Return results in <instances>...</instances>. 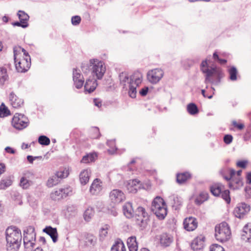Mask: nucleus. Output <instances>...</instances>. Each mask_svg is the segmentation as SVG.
<instances>
[{
  "label": "nucleus",
  "mask_w": 251,
  "mask_h": 251,
  "mask_svg": "<svg viewBox=\"0 0 251 251\" xmlns=\"http://www.w3.org/2000/svg\"><path fill=\"white\" fill-rule=\"evenodd\" d=\"M6 249L8 251H18L22 241V234L20 229L15 226L8 227L5 231Z\"/></svg>",
  "instance_id": "obj_1"
},
{
  "label": "nucleus",
  "mask_w": 251,
  "mask_h": 251,
  "mask_svg": "<svg viewBox=\"0 0 251 251\" xmlns=\"http://www.w3.org/2000/svg\"><path fill=\"white\" fill-rule=\"evenodd\" d=\"M201 70L205 74L204 82L206 84L213 82L214 81L211 78V77L214 75H216L220 79L223 75L220 68H218L216 66H209L207 59L202 61L201 64Z\"/></svg>",
  "instance_id": "obj_2"
},
{
  "label": "nucleus",
  "mask_w": 251,
  "mask_h": 251,
  "mask_svg": "<svg viewBox=\"0 0 251 251\" xmlns=\"http://www.w3.org/2000/svg\"><path fill=\"white\" fill-rule=\"evenodd\" d=\"M151 210L159 220H163L167 214V206L164 200L156 197L152 202Z\"/></svg>",
  "instance_id": "obj_3"
},
{
  "label": "nucleus",
  "mask_w": 251,
  "mask_h": 251,
  "mask_svg": "<svg viewBox=\"0 0 251 251\" xmlns=\"http://www.w3.org/2000/svg\"><path fill=\"white\" fill-rule=\"evenodd\" d=\"M215 236L217 240L221 242L227 241L230 237V227L226 222H222L215 228Z\"/></svg>",
  "instance_id": "obj_4"
},
{
  "label": "nucleus",
  "mask_w": 251,
  "mask_h": 251,
  "mask_svg": "<svg viewBox=\"0 0 251 251\" xmlns=\"http://www.w3.org/2000/svg\"><path fill=\"white\" fill-rule=\"evenodd\" d=\"M143 75L139 72H135L130 76V81L127 87L129 88L128 95L132 98H135L136 96V87L141 83Z\"/></svg>",
  "instance_id": "obj_5"
},
{
  "label": "nucleus",
  "mask_w": 251,
  "mask_h": 251,
  "mask_svg": "<svg viewBox=\"0 0 251 251\" xmlns=\"http://www.w3.org/2000/svg\"><path fill=\"white\" fill-rule=\"evenodd\" d=\"M16 50H14V57L16 70L20 73H25L28 70L31 66L30 57L22 58L19 60L17 58Z\"/></svg>",
  "instance_id": "obj_6"
},
{
  "label": "nucleus",
  "mask_w": 251,
  "mask_h": 251,
  "mask_svg": "<svg viewBox=\"0 0 251 251\" xmlns=\"http://www.w3.org/2000/svg\"><path fill=\"white\" fill-rule=\"evenodd\" d=\"M90 63V65L92 66V73L93 75H95L98 79H101L106 70L103 62L97 59H91Z\"/></svg>",
  "instance_id": "obj_7"
},
{
  "label": "nucleus",
  "mask_w": 251,
  "mask_h": 251,
  "mask_svg": "<svg viewBox=\"0 0 251 251\" xmlns=\"http://www.w3.org/2000/svg\"><path fill=\"white\" fill-rule=\"evenodd\" d=\"M149 220V216L145 209L139 206L135 211V220L136 223L140 226L145 228Z\"/></svg>",
  "instance_id": "obj_8"
},
{
  "label": "nucleus",
  "mask_w": 251,
  "mask_h": 251,
  "mask_svg": "<svg viewBox=\"0 0 251 251\" xmlns=\"http://www.w3.org/2000/svg\"><path fill=\"white\" fill-rule=\"evenodd\" d=\"M28 124V118L22 114L16 113L12 120L13 126L18 130H22L26 127Z\"/></svg>",
  "instance_id": "obj_9"
},
{
  "label": "nucleus",
  "mask_w": 251,
  "mask_h": 251,
  "mask_svg": "<svg viewBox=\"0 0 251 251\" xmlns=\"http://www.w3.org/2000/svg\"><path fill=\"white\" fill-rule=\"evenodd\" d=\"M164 75L163 71L159 68L154 69L149 71L147 73V79L151 84L157 83Z\"/></svg>",
  "instance_id": "obj_10"
},
{
  "label": "nucleus",
  "mask_w": 251,
  "mask_h": 251,
  "mask_svg": "<svg viewBox=\"0 0 251 251\" xmlns=\"http://www.w3.org/2000/svg\"><path fill=\"white\" fill-rule=\"evenodd\" d=\"M250 205L245 202H241L238 203L235 207L233 210V214L236 217L242 219L250 212Z\"/></svg>",
  "instance_id": "obj_11"
},
{
  "label": "nucleus",
  "mask_w": 251,
  "mask_h": 251,
  "mask_svg": "<svg viewBox=\"0 0 251 251\" xmlns=\"http://www.w3.org/2000/svg\"><path fill=\"white\" fill-rule=\"evenodd\" d=\"M109 198L112 203L118 204L126 199V196L122 190L116 189L110 192Z\"/></svg>",
  "instance_id": "obj_12"
},
{
  "label": "nucleus",
  "mask_w": 251,
  "mask_h": 251,
  "mask_svg": "<svg viewBox=\"0 0 251 251\" xmlns=\"http://www.w3.org/2000/svg\"><path fill=\"white\" fill-rule=\"evenodd\" d=\"M127 188L129 192L135 193L138 190L145 189L142 182L138 179L129 180L128 181Z\"/></svg>",
  "instance_id": "obj_13"
},
{
  "label": "nucleus",
  "mask_w": 251,
  "mask_h": 251,
  "mask_svg": "<svg viewBox=\"0 0 251 251\" xmlns=\"http://www.w3.org/2000/svg\"><path fill=\"white\" fill-rule=\"evenodd\" d=\"M183 226L187 231L194 230L198 226L197 219L193 217L185 218L183 221Z\"/></svg>",
  "instance_id": "obj_14"
},
{
  "label": "nucleus",
  "mask_w": 251,
  "mask_h": 251,
  "mask_svg": "<svg viewBox=\"0 0 251 251\" xmlns=\"http://www.w3.org/2000/svg\"><path fill=\"white\" fill-rule=\"evenodd\" d=\"M69 188H61L52 192L50 194V198L53 201H58L67 197L69 194Z\"/></svg>",
  "instance_id": "obj_15"
},
{
  "label": "nucleus",
  "mask_w": 251,
  "mask_h": 251,
  "mask_svg": "<svg viewBox=\"0 0 251 251\" xmlns=\"http://www.w3.org/2000/svg\"><path fill=\"white\" fill-rule=\"evenodd\" d=\"M159 243L161 247L166 248L169 247L174 241L172 235L167 233H162L159 236Z\"/></svg>",
  "instance_id": "obj_16"
},
{
  "label": "nucleus",
  "mask_w": 251,
  "mask_h": 251,
  "mask_svg": "<svg viewBox=\"0 0 251 251\" xmlns=\"http://www.w3.org/2000/svg\"><path fill=\"white\" fill-rule=\"evenodd\" d=\"M73 78L75 87L77 89L81 88L84 84V78L81 74L76 69H74Z\"/></svg>",
  "instance_id": "obj_17"
},
{
  "label": "nucleus",
  "mask_w": 251,
  "mask_h": 251,
  "mask_svg": "<svg viewBox=\"0 0 251 251\" xmlns=\"http://www.w3.org/2000/svg\"><path fill=\"white\" fill-rule=\"evenodd\" d=\"M102 189V182L99 178H96L91 184L89 191L93 195H97Z\"/></svg>",
  "instance_id": "obj_18"
},
{
  "label": "nucleus",
  "mask_w": 251,
  "mask_h": 251,
  "mask_svg": "<svg viewBox=\"0 0 251 251\" xmlns=\"http://www.w3.org/2000/svg\"><path fill=\"white\" fill-rule=\"evenodd\" d=\"M9 100L12 106L14 108H19L24 105V100L18 98L13 92L9 95Z\"/></svg>",
  "instance_id": "obj_19"
},
{
  "label": "nucleus",
  "mask_w": 251,
  "mask_h": 251,
  "mask_svg": "<svg viewBox=\"0 0 251 251\" xmlns=\"http://www.w3.org/2000/svg\"><path fill=\"white\" fill-rule=\"evenodd\" d=\"M204 237H198L191 243V248L194 251L202 249L204 247Z\"/></svg>",
  "instance_id": "obj_20"
},
{
  "label": "nucleus",
  "mask_w": 251,
  "mask_h": 251,
  "mask_svg": "<svg viewBox=\"0 0 251 251\" xmlns=\"http://www.w3.org/2000/svg\"><path fill=\"white\" fill-rule=\"evenodd\" d=\"M43 231L46 233L50 237L53 243H56L57 241L58 233L56 228L48 226L43 229Z\"/></svg>",
  "instance_id": "obj_21"
},
{
  "label": "nucleus",
  "mask_w": 251,
  "mask_h": 251,
  "mask_svg": "<svg viewBox=\"0 0 251 251\" xmlns=\"http://www.w3.org/2000/svg\"><path fill=\"white\" fill-rule=\"evenodd\" d=\"M98 85L97 80L95 79H87L84 85V89L88 93L93 92Z\"/></svg>",
  "instance_id": "obj_22"
},
{
  "label": "nucleus",
  "mask_w": 251,
  "mask_h": 251,
  "mask_svg": "<svg viewBox=\"0 0 251 251\" xmlns=\"http://www.w3.org/2000/svg\"><path fill=\"white\" fill-rule=\"evenodd\" d=\"M242 239L246 242H251V223H248L244 226Z\"/></svg>",
  "instance_id": "obj_23"
},
{
  "label": "nucleus",
  "mask_w": 251,
  "mask_h": 251,
  "mask_svg": "<svg viewBox=\"0 0 251 251\" xmlns=\"http://www.w3.org/2000/svg\"><path fill=\"white\" fill-rule=\"evenodd\" d=\"M124 214L127 218H130L134 216V210L131 202H126L123 206Z\"/></svg>",
  "instance_id": "obj_24"
},
{
  "label": "nucleus",
  "mask_w": 251,
  "mask_h": 251,
  "mask_svg": "<svg viewBox=\"0 0 251 251\" xmlns=\"http://www.w3.org/2000/svg\"><path fill=\"white\" fill-rule=\"evenodd\" d=\"M127 245L129 251H138V243L135 236H132L128 237L127 239Z\"/></svg>",
  "instance_id": "obj_25"
},
{
  "label": "nucleus",
  "mask_w": 251,
  "mask_h": 251,
  "mask_svg": "<svg viewBox=\"0 0 251 251\" xmlns=\"http://www.w3.org/2000/svg\"><path fill=\"white\" fill-rule=\"evenodd\" d=\"M119 79L120 84L123 86L124 89H127V86L129 84L130 78H129L128 75L124 72H122L119 75Z\"/></svg>",
  "instance_id": "obj_26"
},
{
  "label": "nucleus",
  "mask_w": 251,
  "mask_h": 251,
  "mask_svg": "<svg viewBox=\"0 0 251 251\" xmlns=\"http://www.w3.org/2000/svg\"><path fill=\"white\" fill-rule=\"evenodd\" d=\"M24 244L25 248L26 249H28L29 250H32L34 247L35 245V241H34V238H31V236H28L27 235H24Z\"/></svg>",
  "instance_id": "obj_27"
},
{
  "label": "nucleus",
  "mask_w": 251,
  "mask_h": 251,
  "mask_svg": "<svg viewBox=\"0 0 251 251\" xmlns=\"http://www.w3.org/2000/svg\"><path fill=\"white\" fill-rule=\"evenodd\" d=\"M112 251H126V248L123 241L121 239H117L111 249Z\"/></svg>",
  "instance_id": "obj_28"
},
{
  "label": "nucleus",
  "mask_w": 251,
  "mask_h": 251,
  "mask_svg": "<svg viewBox=\"0 0 251 251\" xmlns=\"http://www.w3.org/2000/svg\"><path fill=\"white\" fill-rule=\"evenodd\" d=\"M12 184V180L10 176L3 177L0 181V189L5 190Z\"/></svg>",
  "instance_id": "obj_29"
},
{
  "label": "nucleus",
  "mask_w": 251,
  "mask_h": 251,
  "mask_svg": "<svg viewBox=\"0 0 251 251\" xmlns=\"http://www.w3.org/2000/svg\"><path fill=\"white\" fill-rule=\"evenodd\" d=\"M224 189V186L221 184L218 183L212 185L210 187V191L215 196H220L222 190Z\"/></svg>",
  "instance_id": "obj_30"
},
{
  "label": "nucleus",
  "mask_w": 251,
  "mask_h": 251,
  "mask_svg": "<svg viewBox=\"0 0 251 251\" xmlns=\"http://www.w3.org/2000/svg\"><path fill=\"white\" fill-rule=\"evenodd\" d=\"M191 177V174L188 172L177 174L176 175V181L178 183L181 184L184 183L188 179L190 178Z\"/></svg>",
  "instance_id": "obj_31"
},
{
  "label": "nucleus",
  "mask_w": 251,
  "mask_h": 251,
  "mask_svg": "<svg viewBox=\"0 0 251 251\" xmlns=\"http://www.w3.org/2000/svg\"><path fill=\"white\" fill-rule=\"evenodd\" d=\"M90 173L87 170H84L79 175V180L81 184L85 185L89 180Z\"/></svg>",
  "instance_id": "obj_32"
},
{
  "label": "nucleus",
  "mask_w": 251,
  "mask_h": 251,
  "mask_svg": "<svg viewBox=\"0 0 251 251\" xmlns=\"http://www.w3.org/2000/svg\"><path fill=\"white\" fill-rule=\"evenodd\" d=\"M97 157V155L95 153L87 154L82 157L81 162L83 163H88L93 162L95 161Z\"/></svg>",
  "instance_id": "obj_33"
},
{
  "label": "nucleus",
  "mask_w": 251,
  "mask_h": 251,
  "mask_svg": "<svg viewBox=\"0 0 251 251\" xmlns=\"http://www.w3.org/2000/svg\"><path fill=\"white\" fill-rule=\"evenodd\" d=\"M8 79L6 69L2 67L0 68V83L3 84L5 81Z\"/></svg>",
  "instance_id": "obj_34"
},
{
  "label": "nucleus",
  "mask_w": 251,
  "mask_h": 251,
  "mask_svg": "<svg viewBox=\"0 0 251 251\" xmlns=\"http://www.w3.org/2000/svg\"><path fill=\"white\" fill-rule=\"evenodd\" d=\"M28 235V236H31V238L33 239L34 237V241H35L36 239V233H35L34 227L33 226H28L26 229V230H24V235Z\"/></svg>",
  "instance_id": "obj_35"
},
{
  "label": "nucleus",
  "mask_w": 251,
  "mask_h": 251,
  "mask_svg": "<svg viewBox=\"0 0 251 251\" xmlns=\"http://www.w3.org/2000/svg\"><path fill=\"white\" fill-rule=\"evenodd\" d=\"M208 198V194L206 192H201L199 196L196 199L195 202L198 204H201Z\"/></svg>",
  "instance_id": "obj_36"
},
{
  "label": "nucleus",
  "mask_w": 251,
  "mask_h": 251,
  "mask_svg": "<svg viewBox=\"0 0 251 251\" xmlns=\"http://www.w3.org/2000/svg\"><path fill=\"white\" fill-rule=\"evenodd\" d=\"M20 21L24 22L25 24H28L27 21L29 20V16L24 11L19 10L17 13Z\"/></svg>",
  "instance_id": "obj_37"
},
{
  "label": "nucleus",
  "mask_w": 251,
  "mask_h": 251,
  "mask_svg": "<svg viewBox=\"0 0 251 251\" xmlns=\"http://www.w3.org/2000/svg\"><path fill=\"white\" fill-rule=\"evenodd\" d=\"M187 111L191 115H195L199 112V109L196 104L190 103L187 105Z\"/></svg>",
  "instance_id": "obj_38"
},
{
  "label": "nucleus",
  "mask_w": 251,
  "mask_h": 251,
  "mask_svg": "<svg viewBox=\"0 0 251 251\" xmlns=\"http://www.w3.org/2000/svg\"><path fill=\"white\" fill-rule=\"evenodd\" d=\"M60 181L57 176L55 175L52 176L48 180L47 185L49 187H52L53 186L57 185Z\"/></svg>",
  "instance_id": "obj_39"
},
{
  "label": "nucleus",
  "mask_w": 251,
  "mask_h": 251,
  "mask_svg": "<svg viewBox=\"0 0 251 251\" xmlns=\"http://www.w3.org/2000/svg\"><path fill=\"white\" fill-rule=\"evenodd\" d=\"M10 114V111L3 103L0 106V117H5Z\"/></svg>",
  "instance_id": "obj_40"
},
{
  "label": "nucleus",
  "mask_w": 251,
  "mask_h": 251,
  "mask_svg": "<svg viewBox=\"0 0 251 251\" xmlns=\"http://www.w3.org/2000/svg\"><path fill=\"white\" fill-rule=\"evenodd\" d=\"M237 70L234 66L231 67L228 70V73L229 75V79L231 81H235L237 80Z\"/></svg>",
  "instance_id": "obj_41"
},
{
  "label": "nucleus",
  "mask_w": 251,
  "mask_h": 251,
  "mask_svg": "<svg viewBox=\"0 0 251 251\" xmlns=\"http://www.w3.org/2000/svg\"><path fill=\"white\" fill-rule=\"evenodd\" d=\"M230 192L228 190H223L220 196L221 198L224 200L226 202L229 204L230 202L231 199L230 197Z\"/></svg>",
  "instance_id": "obj_42"
},
{
  "label": "nucleus",
  "mask_w": 251,
  "mask_h": 251,
  "mask_svg": "<svg viewBox=\"0 0 251 251\" xmlns=\"http://www.w3.org/2000/svg\"><path fill=\"white\" fill-rule=\"evenodd\" d=\"M32 182L26 178L25 176H23L20 182V185L23 189H27L31 185Z\"/></svg>",
  "instance_id": "obj_43"
},
{
  "label": "nucleus",
  "mask_w": 251,
  "mask_h": 251,
  "mask_svg": "<svg viewBox=\"0 0 251 251\" xmlns=\"http://www.w3.org/2000/svg\"><path fill=\"white\" fill-rule=\"evenodd\" d=\"M94 214V209L92 208H87L84 213V219L86 221H89Z\"/></svg>",
  "instance_id": "obj_44"
},
{
  "label": "nucleus",
  "mask_w": 251,
  "mask_h": 251,
  "mask_svg": "<svg viewBox=\"0 0 251 251\" xmlns=\"http://www.w3.org/2000/svg\"><path fill=\"white\" fill-rule=\"evenodd\" d=\"M38 142L40 144L44 146H48L50 144V139L45 135H41L38 138Z\"/></svg>",
  "instance_id": "obj_45"
},
{
  "label": "nucleus",
  "mask_w": 251,
  "mask_h": 251,
  "mask_svg": "<svg viewBox=\"0 0 251 251\" xmlns=\"http://www.w3.org/2000/svg\"><path fill=\"white\" fill-rule=\"evenodd\" d=\"M92 66L90 65V63H82L81 64V68L83 73H88L90 70H92Z\"/></svg>",
  "instance_id": "obj_46"
},
{
  "label": "nucleus",
  "mask_w": 251,
  "mask_h": 251,
  "mask_svg": "<svg viewBox=\"0 0 251 251\" xmlns=\"http://www.w3.org/2000/svg\"><path fill=\"white\" fill-rule=\"evenodd\" d=\"M91 138L97 139L100 137V134L99 131V128L97 127H93L91 129Z\"/></svg>",
  "instance_id": "obj_47"
},
{
  "label": "nucleus",
  "mask_w": 251,
  "mask_h": 251,
  "mask_svg": "<svg viewBox=\"0 0 251 251\" xmlns=\"http://www.w3.org/2000/svg\"><path fill=\"white\" fill-rule=\"evenodd\" d=\"M108 227L105 225L104 227H102L100 231V240H103L107 234Z\"/></svg>",
  "instance_id": "obj_48"
},
{
  "label": "nucleus",
  "mask_w": 251,
  "mask_h": 251,
  "mask_svg": "<svg viewBox=\"0 0 251 251\" xmlns=\"http://www.w3.org/2000/svg\"><path fill=\"white\" fill-rule=\"evenodd\" d=\"M69 173L67 171H65V170H60L57 172L55 175L57 176V178L59 179L60 178H63L67 177Z\"/></svg>",
  "instance_id": "obj_49"
},
{
  "label": "nucleus",
  "mask_w": 251,
  "mask_h": 251,
  "mask_svg": "<svg viewBox=\"0 0 251 251\" xmlns=\"http://www.w3.org/2000/svg\"><path fill=\"white\" fill-rule=\"evenodd\" d=\"M228 168L225 167L220 171V174L227 181L230 180V177H228V176H226V174L228 173Z\"/></svg>",
  "instance_id": "obj_50"
},
{
  "label": "nucleus",
  "mask_w": 251,
  "mask_h": 251,
  "mask_svg": "<svg viewBox=\"0 0 251 251\" xmlns=\"http://www.w3.org/2000/svg\"><path fill=\"white\" fill-rule=\"evenodd\" d=\"M81 22V18L79 16H74L72 17L71 22L74 25H78Z\"/></svg>",
  "instance_id": "obj_51"
},
{
  "label": "nucleus",
  "mask_w": 251,
  "mask_h": 251,
  "mask_svg": "<svg viewBox=\"0 0 251 251\" xmlns=\"http://www.w3.org/2000/svg\"><path fill=\"white\" fill-rule=\"evenodd\" d=\"M107 145L111 147L112 151H111L110 150H108V151L109 152H112L115 151L117 150V148L115 147V140H108L107 141Z\"/></svg>",
  "instance_id": "obj_52"
},
{
  "label": "nucleus",
  "mask_w": 251,
  "mask_h": 251,
  "mask_svg": "<svg viewBox=\"0 0 251 251\" xmlns=\"http://www.w3.org/2000/svg\"><path fill=\"white\" fill-rule=\"evenodd\" d=\"M210 251H225L224 249L220 245L218 244H213L210 246Z\"/></svg>",
  "instance_id": "obj_53"
},
{
  "label": "nucleus",
  "mask_w": 251,
  "mask_h": 251,
  "mask_svg": "<svg viewBox=\"0 0 251 251\" xmlns=\"http://www.w3.org/2000/svg\"><path fill=\"white\" fill-rule=\"evenodd\" d=\"M12 25L15 26H21L23 28H26L28 26V24H25L24 22H23L22 21H20V22H15L12 23Z\"/></svg>",
  "instance_id": "obj_54"
},
{
  "label": "nucleus",
  "mask_w": 251,
  "mask_h": 251,
  "mask_svg": "<svg viewBox=\"0 0 251 251\" xmlns=\"http://www.w3.org/2000/svg\"><path fill=\"white\" fill-rule=\"evenodd\" d=\"M233 183H235L239 186L240 185H242L243 184V182L240 177H238V178H236L235 179H234L233 178L231 179V182L229 183V186L230 188H231L233 187V186H232Z\"/></svg>",
  "instance_id": "obj_55"
},
{
  "label": "nucleus",
  "mask_w": 251,
  "mask_h": 251,
  "mask_svg": "<svg viewBox=\"0 0 251 251\" xmlns=\"http://www.w3.org/2000/svg\"><path fill=\"white\" fill-rule=\"evenodd\" d=\"M233 137L231 135L226 134L224 137V141L226 144H229L232 141Z\"/></svg>",
  "instance_id": "obj_56"
},
{
  "label": "nucleus",
  "mask_w": 251,
  "mask_h": 251,
  "mask_svg": "<svg viewBox=\"0 0 251 251\" xmlns=\"http://www.w3.org/2000/svg\"><path fill=\"white\" fill-rule=\"evenodd\" d=\"M247 163L248 161L247 160L239 161L236 163V165L238 167L245 168L246 167Z\"/></svg>",
  "instance_id": "obj_57"
},
{
  "label": "nucleus",
  "mask_w": 251,
  "mask_h": 251,
  "mask_svg": "<svg viewBox=\"0 0 251 251\" xmlns=\"http://www.w3.org/2000/svg\"><path fill=\"white\" fill-rule=\"evenodd\" d=\"M148 91H149V88L148 87H143V88H142L140 91H139V94L142 96H145L147 95L148 92Z\"/></svg>",
  "instance_id": "obj_58"
},
{
  "label": "nucleus",
  "mask_w": 251,
  "mask_h": 251,
  "mask_svg": "<svg viewBox=\"0 0 251 251\" xmlns=\"http://www.w3.org/2000/svg\"><path fill=\"white\" fill-rule=\"evenodd\" d=\"M232 125L234 127H237L240 130L242 129L244 127V125L243 124H238L235 121L232 122Z\"/></svg>",
  "instance_id": "obj_59"
},
{
  "label": "nucleus",
  "mask_w": 251,
  "mask_h": 251,
  "mask_svg": "<svg viewBox=\"0 0 251 251\" xmlns=\"http://www.w3.org/2000/svg\"><path fill=\"white\" fill-rule=\"evenodd\" d=\"M228 173H229L230 176L228 177H230V180L233 179V176L235 175V171L233 169L229 168Z\"/></svg>",
  "instance_id": "obj_60"
},
{
  "label": "nucleus",
  "mask_w": 251,
  "mask_h": 251,
  "mask_svg": "<svg viewBox=\"0 0 251 251\" xmlns=\"http://www.w3.org/2000/svg\"><path fill=\"white\" fill-rule=\"evenodd\" d=\"M5 151L7 152L10 153H11V154H14L15 152V150L14 149H13L12 148H11V147H6L5 148Z\"/></svg>",
  "instance_id": "obj_61"
},
{
  "label": "nucleus",
  "mask_w": 251,
  "mask_h": 251,
  "mask_svg": "<svg viewBox=\"0 0 251 251\" xmlns=\"http://www.w3.org/2000/svg\"><path fill=\"white\" fill-rule=\"evenodd\" d=\"M5 166L3 163H0V176L5 172Z\"/></svg>",
  "instance_id": "obj_62"
},
{
  "label": "nucleus",
  "mask_w": 251,
  "mask_h": 251,
  "mask_svg": "<svg viewBox=\"0 0 251 251\" xmlns=\"http://www.w3.org/2000/svg\"><path fill=\"white\" fill-rule=\"evenodd\" d=\"M245 191L248 194V197H251V188L246 187L245 188Z\"/></svg>",
  "instance_id": "obj_63"
},
{
  "label": "nucleus",
  "mask_w": 251,
  "mask_h": 251,
  "mask_svg": "<svg viewBox=\"0 0 251 251\" xmlns=\"http://www.w3.org/2000/svg\"><path fill=\"white\" fill-rule=\"evenodd\" d=\"M246 178L247 182L249 184H251V172L248 173Z\"/></svg>",
  "instance_id": "obj_64"
}]
</instances>
